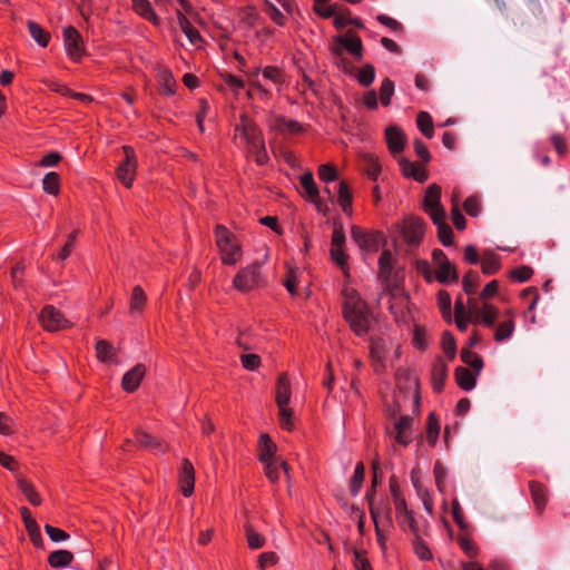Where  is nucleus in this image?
<instances>
[{
    "mask_svg": "<svg viewBox=\"0 0 570 570\" xmlns=\"http://www.w3.org/2000/svg\"><path fill=\"white\" fill-rule=\"evenodd\" d=\"M178 24L191 43H196L197 41L202 40L198 30L194 28L189 20L181 13L178 16Z\"/></svg>",
    "mask_w": 570,
    "mask_h": 570,
    "instance_id": "72a5a7b5",
    "label": "nucleus"
},
{
    "mask_svg": "<svg viewBox=\"0 0 570 570\" xmlns=\"http://www.w3.org/2000/svg\"><path fill=\"white\" fill-rule=\"evenodd\" d=\"M239 358L243 367L247 371H255L261 365V357L257 354L243 353Z\"/></svg>",
    "mask_w": 570,
    "mask_h": 570,
    "instance_id": "37998d69",
    "label": "nucleus"
},
{
    "mask_svg": "<svg viewBox=\"0 0 570 570\" xmlns=\"http://www.w3.org/2000/svg\"><path fill=\"white\" fill-rule=\"evenodd\" d=\"M461 360L463 363L469 365L473 371H475L476 374H480L483 367V361L478 354L471 352L470 348L464 347L461 351Z\"/></svg>",
    "mask_w": 570,
    "mask_h": 570,
    "instance_id": "2f4dec72",
    "label": "nucleus"
},
{
    "mask_svg": "<svg viewBox=\"0 0 570 570\" xmlns=\"http://www.w3.org/2000/svg\"><path fill=\"white\" fill-rule=\"evenodd\" d=\"M292 415L293 412L287 406L278 407L279 424L283 429L287 431H291L293 429Z\"/></svg>",
    "mask_w": 570,
    "mask_h": 570,
    "instance_id": "09e8293b",
    "label": "nucleus"
},
{
    "mask_svg": "<svg viewBox=\"0 0 570 570\" xmlns=\"http://www.w3.org/2000/svg\"><path fill=\"white\" fill-rule=\"evenodd\" d=\"M275 443H273V441L267 434H262L259 438V461L264 464H267L279 460L275 455Z\"/></svg>",
    "mask_w": 570,
    "mask_h": 570,
    "instance_id": "6ab92c4d",
    "label": "nucleus"
},
{
    "mask_svg": "<svg viewBox=\"0 0 570 570\" xmlns=\"http://www.w3.org/2000/svg\"><path fill=\"white\" fill-rule=\"evenodd\" d=\"M354 553V567L356 570H373L368 560L362 556L358 550L353 551Z\"/></svg>",
    "mask_w": 570,
    "mask_h": 570,
    "instance_id": "338daca9",
    "label": "nucleus"
},
{
    "mask_svg": "<svg viewBox=\"0 0 570 570\" xmlns=\"http://www.w3.org/2000/svg\"><path fill=\"white\" fill-rule=\"evenodd\" d=\"M178 479L183 494L185 497H190L194 492L195 470L189 460L185 459L181 462Z\"/></svg>",
    "mask_w": 570,
    "mask_h": 570,
    "instance_id": "ddd939ff",
    "label": "nucleus"
},
{
    "mask_svg": "<svg viewBox=\"0 0 570 570\" xmlns=\"http://www.w3.org/2000/svg\"><path fill=\"white\" fill-rule=\"evenodd\" d=\"M240 121V125H237L235 128L236 137L247 144L249 153L254 156L258 165H265L268 160V155L261 130L245 115L242 116Z\"/></svg>",
    "mask_w": 570,
    "mask_h": 570,
    "instance_id": "7ed1b4c3",
    "label": "nucleus"
},
{
    "mask_svg": "<svg viewBox=\"0 0 570 570\" xmlns=\"http://www.w3.org/2000/svg\"><path fill=\"white\" fill-rule=\"evenodd\" d=\"M414 550L421 560H430L432 558L429 548L419 537H416L414 540Z\"/></svg>",
    "mask_w": 570,
    "mask_h": 570,
    "instance_id": "bf43d9fd",
    "label": "nucleus"
},
{
    "mask_svg": "<svg viewBox=\"0 0 570 570\" xmlns=\"http://www.w3.org/2000/svg\"><path fill=\"white\" fill-rule=\"evenodd\" d=\"M77 237V233L73 232L71 233L69 236H68V240L67 243L65 244V246L62 247V249L59 252V254L55 257L56 259L58 261H65L69 257L70 253H71V248L73 246V243H75V239Z\"/></svg>",
    "mask_w": 570,
    "mask_h": 570,
    "instance_id": "052dcab7",
    "label": "nucleus"
},
{
    "mask_svg": "<svg viewBox=\"0 0 570 570\" xmlns=\"http://www.w3.org/2000/svg\"><path fill=\"white\" fill-rule=\"evenodd\" d=\"M27 27L31 38L41 47H47L50 40V33L40 24L32 20L27 21Z\"/></svg>",
    "mask_w": 570,
    "mask_h": 570,
    "instance_id": "5701e85b",
    "label": "nucleus"
},
{
    "mask_svg": "<svg viewBox=\"0 0 570 570\" xmlns=\"http://www.w3.org/2000/svg\"><path fill=\"white\" fill-rule=\"evenodd\" d=\"M478 375L475 371L463 366H458L454 372L458 385L464 391H471L475 387Z\"/></svg>",
    "mask_w": 570,
    "mask_h": 570,
    "instance_id": "f3484780",
    "label": "nucleus"
},
{
    "mask_svg": "<svg viewBox=\"0 0 570 570\" xmlns=\"http://www.w3.org/2000/svg\"><path fill=\"white\" fill-rule=\"evenodd\" d=\"M364 475H365V466H364L363 462H358L355 466L353 476L351 478V481H350V491H351L352 495L355 497L358 494V492L362 488L363 481H364Z\"/></svg>",
    "mask_w": 570,
    "mask_h": 570,
    "instance_id": "7c9ffc66",
    "label": "nucleus"
},
{
    "mask_svg": "<svg viewBox=\"0 0 570 570\" xmlns=\"http://www.w3.org/2000/svg\"><path fill=\"white\" fill-rule=\"evenodd\" d=\"M470 314L473 316V322H482L488 327H493L494 322L498 317L499 311L497 307L484 303L481 307L476 305V302L469 299Z\"/></svg>",
    "mask_w": 570,
    "mask_h": 570,
    "instance_id": "1a4fd4ad",
    "label": "nucleus"
},
{
    "mask_svg": "<svg viewBox=\"0 0 570 570\" xmlns=\"http://www.w3.org/2000/svg\"><path fill=\"white\" fill-rule=\"evenodd\" d=\"M438 302H439V307L442 311V313L444 315H449L450 309H451V297H450L449 293L445 291H440L438 294Z\"/></svg>",
    "mask_w": 570,
    "mask_h": 570,
    "instance_id": "680f3d73",
    "label": "nucleus"
},
{
    "mask_svg": "<svg viewBox=\"0 0 570 570\" xmlns=\"http://www.w3.org/2000/svg\"><path fill=\"white\" fill-rule=\"evenodd\" d=\"M45 531L53 542H60L69 539V534L66 531L50 524L45 525Z\"/></svg>",
    "mask_w": 570,
    "mask_h": 570,
    "instance_id": "6e6d98bb",
    "label": "nucleus"
},
{
    "mask_svg": "<svg viewBox=\"0 0 570 570\" xmlns=\"http://www.w3.org/2000/svg\"><path fill=\"white\" fill-rule=\"evenodd\" d=\"M446 375L448 365L441 358H438L432 366V383L436 392L442 391Z\"/></svg>",
    "mask_w": 570,
    "mask_h": 570,
    "instance_id": "412c9836",
    "label": "nucleus"
},
{
    "mask_svg": "<svg viewBox=\"0 0 570 570\" xmlns=\"http://www.w3.org/2000/svg\"><path fill=\"white\" fill-rule=\"evenodd\" d=\"M392 254L390 250H383L379 259L380 275L389 279L392 273Z\"/></svg>",
    "mask_w": 570,
    "mask_h": 570,
    "instance_id": "58836bf2",
    "label": "nucleus"
},
{
    "mask_svg": "<svg viewBox=\"0 0 570 570\" xmlns=\"http://www.w3.org/2000/svg\"><path fill=\"white\" fill-rule=\"evenodd\" d=\"M362 169L372 180H375L381 171V166L374 156L364 155L362 159Z\"/></svg>",
    "mask_w": 570,
    "mask_h": 570,
    "instance_id": "c756f323",
    "label": "nucleus"
},
{
    "mask_svg": "<svg viewBox=\"0 0 570 570\" xmlns=\"http://www.w3.org/2000/svg\"><path fill=\"white\" fill-rule=\"evenodd\" d=\"M331 48L340 49L342 52L346 50L350 52L357 61L363 58V45L360 37L352 32H347L344 36H335L333 38V43Z\"/></svg>",
    "mask_w": 570,
    "mask_h": 570,
    "instance_id": "6e6552de",
    "label": "nucleus"
},
{
    "mask_svg": "<svg viewBox=\"0 0 570 570\" xmlns=\"http://www.w3.org/2000/svg\"><path fill=\"white\" fill-rule=\"evenodd\" d=\"M402 234L406 243L417 245L424 234V222L420 217L407 218L402 228Z\"/></svg>",
    "mask_w": 570,
    "mask_h": 570,
    "instance_id": "f8f14e48",
    "label": "nucleus"
},
{
    "mask_svg": "<svg viewBox=\"0 0 570 570\" xmlns=\"http://www.w3.org/2000/svg\"><path fill=\"white\" fill-rule=\"evenodd\" d=\"M63 43L68 56L78 61L82 56V40L73 27L69 26L63 29Z\"/></svg>",
    "mask_w": 570,
    "mask_h": 570,
    "instance_id": "9b49d317",
    "label": "nucleus"
},
{
    "mask_svg": "<svg viewBox=\"0 0 570 570\" xmlns=\"http://www.w3.org/2000/svg\"><path fill=\"white\" fill-rule=\"evenodd\" d=\"M442 347L444 353L449 356L450 360L455 357L456 345L455 340L452 334L445 332L442 337Z\"/></svg>",
    "mask_w": 570,
    "mask_h": 570,
    "instance_id": "49530a36",
    "label": "nucleus"
},
{
    "mask_svg": "<svg viewBox=\"0 0 570 570\" xmlns=\"http://www.w3.org/2000/svg\"><path fill=\"white\" fill-rule=\"evenodd\" d=\"M464 210L470 216H478L480 213V202L478 197L470 196L465 199L463 204Z\"/></svg>",
    "mask_w": 570,
    "mask_h": 570,
    "instance_id": "4d7b16f0",
    "label": "nucleus"
},
{
    "mask_svg": "<svg viewBox=\"0 0 570 570\" xmlns=\"http://www.w3.org/2000/svg\"><path fill=\"white\" fill-rule=\"evenodd\" d=\"M318 176L323 181H334L337 178V171L334 166L325 164L320 166Z\"/></svg>",
    "mask_w": 570,
    "mask_h": 570,
    "instance_id": "864d4df0",
    "label": "nucleus"
},
{
    "mask_svg": "<svg viewBox=\"0 0 570 570\" xmlns=\"http://www.w3.org/2000/svg\"><path fill=\"white\" fill-rule=\"evenodd\" d=\"M459 275L456 273L455 267L451 264L450 261L436 267V279L442 284H448L450 282H456Z\"/></svg>",
    "mask_w": 570,
    "mask_h": 570,
    "instance_id": "b1692460",
    "label": "nucleus"
},
{
    "mask_svg": "<svg viewBox=\"0 0 570 570\" xmlns=\"http://www.w3.org/2000/svg\"><path fill=\"white\" fill-rule=\"evenodd\" d=\"M264 78L273 81L276 85H281L284 82V73L277 67L268 66L263 70Z\"/></svg>",
    "mask_w": 570,
    "mask_h": 570,
    "instance_id": "8fccbe9b",
    "label": "nucleus"
},
{
    "mask_svg": "<svg viewBox=\"0 0 570 570\" xmlns=\"http://www.w3.org/2000/svg\"><path fill=\"white\" fill-rule=\"evenodd\" d=\"M414 150L417 157L421 158L424 163H428L430 160V153L428 150L426 145L422 140L415 139Z\"/></svg>",
    "mask_w": 570,
    "mask_h": 570,
    "instance_id": "774afa93",
    "label": "nucleus"
},
{
    "mask_svg": "<svg viewBox=\"0 0 570 570\" xmlns=\"http://www.w3.org/2000/svg\"><path fill=\"white\" fill-rule=\"evenodd\" d=\"M96 354L101 362H111L115 357L114 346L106 340H98L96 342Z\"/></svg>",
    "mask_w": 570,
    "mask_h": 570,
    "instance_id": "c85d7f7f",
    "label": "nucleus"
},
{
    "mask_svg": "<svg viewBox=\"0 0 570 570\" xmlns=\"http://www.w3.org/2000/svg\"><path fill=\"white\" fill-rule=\"evenodd\" d=\"M275 400L277 407L287 406L291 401V383L286 373L277 379Z\"/></svg>",
    "mask_w": 570,
    "mask_h": 570,
    "instance_id": "dca6fc26",
    "label": "nucleus"
},
{
    "mask_svg": "<svg viewBox=\"0 0 570 570\" xmlns=\"http://www.w3.org/2000/svg\"><path fill=\"white\" fill-rule=\"evenodd\" d=\"M141 381L142 367L140 364H137L124 375L121 386L126 392L131 393L139 387Z\"/></svg>",
    "mask_w": 570,
    "mask_h": 570,
    "instance_id": "aec40b11",
    "label": "nucleus"
},
{
    "mask_svg": "<svg viewBox=\"0 0 570 570\" xmlns=\"http://www.w3.org/2000/svg\"><path fill=\"white\" fill-rule=\"evenodd\" d=\"M342 295L343 318L355 335L360 337L366 336L374 320L371 308L353 288H344Z\"/></svg>",
    "mask_w": 570,
    "mask_h": 570,
    "instance_id": "f257e3e1",
    "label": "nucleus"
},
{
    "mask_svg": "<svg viewBox=\"0 0 570 570\" xmlns=\"http://www.w3.org/2000/svg\"><path fill=\"white\" fill-rule=\"evenodd\" d=\"M261 266L262 264L259 262H255L240 269L234 278L235 287L242 292H247L259 286L263 282Z\"/></svg>",
    "mask_w": 570,
    "mask_h": 570,
    "instance_id": "39448f33",
    "label": "nucleus"
},
{
    "mask_svg": "<svg viewBox=\"0 0 570 570\" xmlns=\"http://www.w3.org/2000/svg\"><path fill=\"white\" fill-rule=\"evenodd\" d=\"M264 465H265V474H266L267 479L273 483L278 481L281 469L288 476V465L285 461H283L281 459L277 461H274L273 463H267Z\"/></svg>",
    "mask_w": 570,
    "mask_h": 570,
    "instance_id": "cd10ccee",
    "label": "nucleus"
},
{
    "mask_svg": "<svg viewBox=\"0 0 570 570\" xmlns=\"http://www.w3.org/2000/svg\"><path fill=\"white\" fill-rule=\"evenodd\" d=\"M215 236L223 262L227 265L236 264L242 255V248L235 240L233 234L225 226L217 225Z\"/></svg>",
    "mask_w": 570,
    "mask_h": 570,
    "instance_id": "20e7f679",
    "label": "nucleus"
},
{
    "mask_svg": "<svg viewBox=\"0 0 570 570\" xmlns=\"http://www.w3.org/2000/svg\"><path fill=\"white\" fill-rule=\"evenodd\" d=\"M17 483L19 490L27 497L31 504L39 505L41 503L40 495L28 480H26L21 475H17Z\"/></svg>",
    "mask_w": 570,
    "mask_h": 570,
    "instance_id": "a878e982",
    "label": "nucleus"
},
{
    "mask_svg": "<svg viewBox=\"0 0 570 570\" xmlns=\"http://www.w3.org/2000/svg\"><path fill=\"white\" fill-rule=\"evenodd\" d=\"M124 153L125 159L117 168V177L126 187H130L135 175L136 159L130 147L125 146Z\"/></svg>",
    "mask_w": 570,
    "mask_h": 570,
    "instance_id": "9d476101",
    "label": "nucleus"
},
{
    "mask_svg": "<svg viewBox=\"0 0 570 570\" xmlns=\"http://www.w3.org/2000/svg\"><path fill=\"white\" fill-rule=\"evenodd\" d=\"M375 78V69L372 65L366 63L357 73V80L363 87H368Z\"/></svg>",
    "mask_w": 570,
    "mask_h": 570,
    "instance_id": "ea45409f",
    "label": "nucleus"
},
{
    "mask_svg": "<svg viewBox=\"0 0 570 570\" xmlns=\"http://www.w3.org/2000/svg\"><path fill=\"white\" fill-rule=\"evenodd\" d=\"M142 307V292L140 286H136L134 288L131 302H130V311L131 313H139Z\"/></svg>",
    "mask_w": 570,
    "mask_h": 570,
    "instance_id": "13d9d810",
    "label": "nucleus"
},
{
    "mask_svg": "<svg viewBox=\"0 0 570 570\" xmlns=\"http://www.w3.org/2000/svg\"><path fill=\"white\" fill-rule=\"evenodd\" d=\"M332 259L340 266L344 267L346 265L347 255L344 253L343 247H332L331 248Z\"/></svg>",
    "mask_w": 570,
    "mask_h": 570,
    "instance_id": "69168bd1",
    "label": "nucleus"
},
{
    "mask_svg": "<svg viewBox=\"0 0 570 570\" xmlns=\"http://www.w3.org/2000/svg\"><path fill=\"white\" fill-rule=\"evenodd\" d=\"M453 202H454V205H453V208H452V220H453V224H454V226L458 229H464L466 220H465L464 216L462 215V213L459 209L456 199H454Z\"/></svg>",
    "mask_w": 570,
    "mask_h": 570,
    "instance_id": "e2e57ef3",
    "label": "nucleus"
},
{
    "mask_svg": "<svg viewBox=\"0 0 570 570\" xmlns=\"http://www.w3.org/2000/svg\"><path fill=\"white\" fill-rule=\"evenodd\" d=\"M394 94V82L389 78L384 79L381 89H380V98L383 106H389L391 102V97Z\"/></svg>",
    "mask_w": 570,
    "mask_h": 570,
    "instance_id": "79ce46f5",
    "label": "nucleus"
},
{
    "mask_svg": "<svg viewBox=\"0 0 570 570\" xmlns=\"http://www.w3.org/2000/svg\"><path fill=\"white\" fill-rule=\"evenodd\" d=\"M39 322L43 330L48 332H56L70 326V322L52 305H46L41 309Z\"/></svg>",
    "mask_w": 570,
    "mask_h": 570,
    "instance_id": "0eeeda50",
    "label": "nucleus"
},
{
    "mask_svg": "<svg viewBox=\"0 0 570 570\" xmlns=\"http://www.w3.org/2000/svg\"><path fill=\"white\" fill-rule=\"evenodd\" d=\"M245 533H246L248 547L250 549L255 550V549H261L264 547L265 541H266L265 538L262 534H259L258 532H256L250 524L245 525Z\"/></svg>",
    "mask_w": 570,
    "mask_h": 570,
    "instance_id": "c9c22d12",
    "label": "nucleus"
},
{
    "mask_svg": "<svg viewBox=\"0 0 570 570\" xmlns=\"http://www.w3.org/2000/svg\"><path fill=\"white\" fill-rule=\"evenodd\" d=\"M533 274V269L529 266H520L511 271L510 275L520 283L527 282Z\"/></svg>",
    "mask_w": 570,
    "mask_h": 570,
    "instance_id": "5fc2aeb1",
    "label": "nucleus"
},
{
    "mask_svg": "<svg viewBox=\"0 0 570 570\" xmlns=\"http://www.w3.org/2000/svg\"><path fill=\"white\" fill-rule=\"evenodd\" d=\"M423 209L430 216L433 224L436 225L440 242L444 246H450L452 244L453 232L445 220L446 213L441 205V187L439 185L432 184L426 188L423 199Z\"/></svg>",
    "mask_w": 570,
    "mask_h": 570,
    "instance_id": "f03ea898",
    "label": "nucleus"
},
{
    "mask_svg": "<svg viewBox=\"0 0 570 570\" xmlns=\"http://www.w3.org/2000/svg\"><path fill=\"white\" fill-rule=\"evenodd\" d=\"M301 185L305 190L306 196L311 200H316L318 197V188L314 183L313 174L311 171L305 173L301 177Z\"/></svg>",
    "mask_w": 570,
    "mask_h": 570,
    "instance_id": "f704fd0d",
    "label": "nucleus"
},
{
    "mask_svg": "<svg viewBox=\"0 0 570 570\" xmlns=\"http://www.w3.org/2000/svg\"><path fill=\"white\" fill-rule=\"evenodd\" d=\"M265 12L276 24H278V26L285 24L284 14L273 3L266 2Z\"/></svg>",
    "mask_w": 570,
    "mask_h": 570,
    "instance_id": "603ef678",
    "label": "nucleus"
},
{
    "mask_svg": "<svg viewBox=\"0 0 570 570\" xmlns=\"http://www.w3.org/2000/svg\"><path fill=\"white\" fill-rule=\"evenodd\" d=\"M333 18H334V26L337 29H342L345 26L351 24L354 21L353 18L350 17L348 9L338 11V9L336 8V12H335V16H333Z\"/></svg>",
    "mask_w": 570,
    "mask_h": 570,
    "instance_id": "3c124183",
    "label": "nucleus"
},
{
    "mask_svg": "<svg viewBox=\"0 0 570 570\" xmlns=\"http://www.w3.org/2000/svg\"><path fill=\"white\" fill-rule=\"evenodd\" d=\"M271 128L284 135H296L304 130V127L298 121L282 116H276L273 119Z\"/></svg>",
    "mask_w": 570,
    "mask_h": 570,
    "instance_id": "2eb2a0df",
    "label": "nucleus"
},
{
    "mask_svg": "<svg viewBox=\"0 0 570 570\" xmlns=\"http://www.w3.org/2000/svg\"><path fill=\"white\" fill-rule=\"evenodd\" d=\"M337 194L342 210L347 215H352V196L348 185L345 181H340Z\"/></svg>",
    "mask_w": 570,
    "mask_h": 570,
    "instance_id": "bb28decb",
    "label": "nucleus"
},
{
    "mask_svg": "<svg viewBox=\"0 0 570 570\" xmlns=\"http://www.w3.org/2000/svg\"><path fill=\"white\" fill-rule=\"evenodd\" d=\"M385 137L387 147L394 156L403 151L405 144V135L399 127H387L385 130Z\"/></svg>",
    "mask_w": 570,
    "mask_h": 570,
    "instance_id": "4468645a",
    "label": "nucleus"
},
{
    "mask_svg": "<svg viewBox=\"0 0 570 570\" xmlns=\"http://www.w3.org/2000/svg\"><path fill=\"white\" fill-rule=\"evenodd\" d=\"M59 175L55 171H50L45 175L42 179V188L46 193L57 195L59 193Z\"/></svg>",
    "mask_w": 570,
    "mask_h": 570,
    "instance_id": "e433bc0d",
    "label": "nucleus"
},
{
    "mask_svg": "<svg viewBox=\"0 0 570 570\" xmlns=\"http://www.w3.org/2000/svg\"><path fill=\"white\" fill-rule=\"evenodd\" d=\"M416 125L426 138H432L434 135L433 121L426 111H420L416 116Z\"/></svg>",
    "mask_w": 570,
    "mask_h": 570,
    "instance_id": "473e14b6",
    "label": "nucleus"
},
{
    "mask_svg": "<svg viewBox=\"0 0 570 570\" xmlns=\"http://www.w3.org/2000/svg\"><path fill=\"white\" fill-rule=\"evenodd\" d=\"M352 239L364 253L376 252L384 242L383 235L379 232H367L358 226H352Z\"/></svg>",
    "mask_w": 570,
    "mask_h": 570,
    "instance_id": "423d86ee",
    "label": "nucleus"
},
{
    "mask_svg": "<svg viewBox=\"0 0 570 570\" xmlns=\"http://www.w3.org/2000/svg\"><path fill=\"white\" fill-rule=\"evenodd\" d=\"M440 433V425L436 419L434 417V414L429 415L428 421V441L431 445H435L438 436Z\"/></svg>",
    "mask_w": 570,
    "mask_h": 570,
    "instance_id": "c03bdc74",
    "label": "nucleus"
},
{
    "mask_svg": "<svg viewBox=\"0 0 570 570\" xmlns=\"http://www.w3.org/2000/svg\"><path fill=\"white\" fill-rule=\"evenodd\" d=\"M345 234L342 225L335 224V228L332 235V247H344Z\"/></svg>",
    "mask_w": 570,
    "mask_h": 570,
    "instance_id": "0e129e2a",
    "label": "nucleus"
},
{
    "mask_svg": "<svg viewBox=\"0 0 570 570\" xmlns=\"http://www.w3.org/2000/svg\"><path fill=\"white\" fill-rule=\"evenodd\" d=\"M514 331V322L510 318L500 323L495 330L494 338L498 342H503L512 335Z\"/></svg>",
    "mask_w": 570,
    "mask_h": 570,
    "instance_id": "4c0bfd02",
    "label": "nucleus"
},
{
    "mask_svg": "<svg viewBox=\"0 0 570 570\" xmlns=\"http://www.w3.org/2000/svg\"><path fill=\"white\" fill-rule=\"evenodd\" d=\"M413 419L409 415H403L394 423L395 441L402 445H407L411 442L409 431L411 429Z\"/></svg>",
    "mask_w": 570,
    "mask_h": 570,
    "instance_id": "a211bd4d",
    "label": "nucleus"
},
{
    "mask_svg": "<svg viewBox=\"0 0 570 570\" xmlns=\"http://www.w3.org/2000/svg\"><path fill=\"white\" fill-rule=\"evenodd\" d=\"M529 488H530V492H531V497L534 502V505H535L537 510L539 512H541L544 509L547 501H548L547 494H546V488L537 481H531L529 483Z\"/></svg>",
    "mask_w": 570,
    "mask_h": 570,
    "instance_id": "4be33fe9",
    "label": "nucleus"
},
{
    "mask_svg": "<svg viewBox=\"0 0 570 570\" xmlns=\"http://www.w3.org/2000/svg\"><path fill=\"white\" fill-rule=\"evenodd\" d=\"M479 284V275L474 271H469L462 281L463 289L468 295H472Z\"/></svg>",
    "mask_w": 570,
    "mask_h": 570,
    "instance_id": "a19ab883",
    "label": "nucleus"
},
{
    "mask_svg": "<svg viewBox=\"0 0 570 570\" xmlns=\"http://www.w3.org/2000/svg\"><path fill=\"white\" fill-rule=\"evenodd\" d=\"M331 52L335 58V63L337 67H340L344 72L351 73L353 71V66L344 56V52H342L338 48H331Z\"/></svg>",
    "mask_w": 570,
    "mask_h": 570,
    "instance_id": "de8ad7c7",
    "label": "nucleus"
},
{
    "mask_svg": "<svg viewBox=\"0 0 570 570\" xmlns=\"http://www.w3.org/2000/svg\"><path fill=\"white\" fill-rule=\"evenodd\" d=\"M73 560V554L68 550H57L49 554L48 562L52 568H63Z\"/></svg>",
    "mask_w": 570,
    "mask_h": 570,
    "instance_id": "393cba45",
    "label": "nucleus"
},
{
    "mask_svg": "<svg viewBox=\"0 0 570 570\" xmlns=\"http://www.w3.org/2000/svg\"><path fill=\"white\" fill-rule=\"evenodd\" d=\"M499 269V261L493 254L484 255L482 259V272L485 275H492Z\"/></svg>",
    "mask_w": 570,
    "mask_h": 570,
    "instance_id": "a18cd8bd",
    "label": "nucleus"
}]
</instances>
